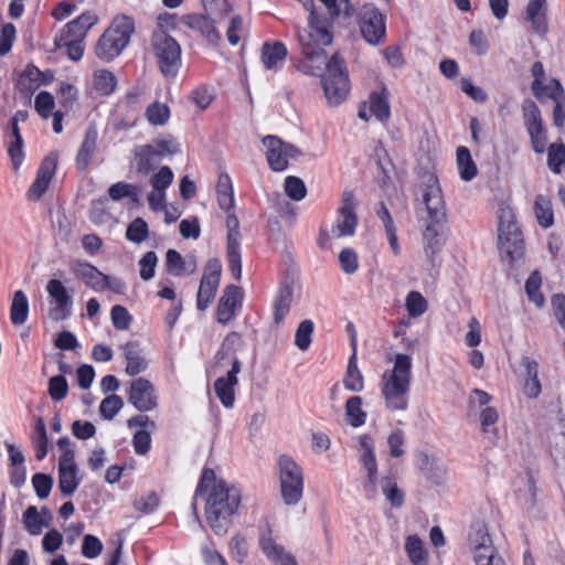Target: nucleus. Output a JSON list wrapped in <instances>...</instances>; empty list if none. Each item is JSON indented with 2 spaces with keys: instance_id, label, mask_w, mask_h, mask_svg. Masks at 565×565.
<instances>
[{
  "instance_id": "36",
  "label": "nucleus",
  "mask_w": 565,
  "mask_h": 565,
  "mask_svg": "<svg viewBox=\"0 0 565 565\" xmlns=\"http://www.w3.org/2000/svg\"><path fill=\"white\" fill-rule=\"evenodd\" d=\"M135 159L138 172L143 174L152 171L162 160L150 145L137 147L135 149Z\"/></svg>"
},
{
  "instance_id": "8",
  "label": "nucleus",
  "mask_w": 565,
  "mask_h": 565,
  "mask_svg": "<svg viewBox=\"0 0 565 565\" xmlns=\"http://www.w3.org/2000/svg\"><path fill=\"white\" fill-rule=\"evenodd\" d=\"M277 473L284 503L298 504L302 499L305 487L302 468L291 457L281 455L277 460Z\"/></svg>"
},
{
  "instance_id": "51",
  "label": "nucleus",
  "mask_w": 565,
  "mask_h": 565,
  "mask_svg": "<svg viewBox=\"0 0 565 565\" xmlns=\"http://www.w3.org/2000/svg\"><path fill=\"white\" fill-rule=\"evenodd\" d=\"M149 227L141 217L135 218L127 227L126 238L135 244H140L148 238Z\"/></svg>"
},
{
  "instance_id": "33",
  "label": "nucleus",
  "mask_w": 565,
  "mask_h": 565,
  "mask_svg": "<svg viewBox=\"0 0 565 565\" xmlns=\"http://www.w3.org/2000/svg\"><path fill=\"white\" fill-rule=\"evenodd\" d=\"M369 108L372 115L380 121H386L390 118V92L386 87H381L380 90L370 94Z\"/></svg>"
},
{
  "instance_id": "17",
  "label": "nucleus",
  "mask_w": 565,
  "mask_h": 565,
  "mask_svg": "<svg viewBox=\"0 0 565 565\" xmlns=\"http://www.w3.org/2000/svg\"><path fill=\"white\" fill-rule=\"evenodd\" d=\"M355 201L353 192L345 191L342 194L339 215L332 226V234L335 237L352 236L355 233L358 218L355 215Z\"/></svg>"
},
{
  "instance_id": "57",
  "label": "nucleus",
  "mask_w": 565,
  "mask_h": 565,
  "mask_svg": "<svg viewBox=\"0 0 565 565\" xmlns=\"http://www.w3.org/2000/svg\"><path fill=\"white\" fill-rule=\"evenodd\" d=\"M547 166L554 173H559L565 166V146L563 143H552L547 148Z\"/></svg>"
},
{
  "instance_id": "35",
  "label": "nucleus",
  "mask_w": 565,
  "mask_h": 565,
  "mask_svg": "<svg viewBox=\"0 0 565 565\" xmlns=\"http://www.w3.org/2000/svg\"><path fill=\"white\" fill-rule=\"evenodd\" d=\"M531 89L533 95L540 100L552 99L556 102L565 97L561 83L555 78L545 79L543 83L532 82Z\"/></svg>"
},
{
  "instance_id": "3",
  "label": "nucleus",
  "mask_w": 565,
  "mask_h": 565,
  "mask_svg": "<svg viewBox=\"0 0 565 565\" xmlns=\"http://www.w3.org/2000/svg\"><path fill=\"white\" fill-rule=\"evenodd\" d=\"M422 199L430 221L425 226L423 234L424 249L426 255L433 259L444 246L445 239L438 230V225L446 220L445 201L436 175L428 173L423 177Z\"/></svg>"
},
{
  "instance_id": "14",
  "label": "nucleus",
  "mask_w": 565,
  "mask_h": 565,
  "mask_svg": "<svg viewBox=\"0 0 565 565\" xmlns=\"http://www.w3.org/2000/svg\"><path fill=\"white\" fill-rule=\"evenodd\" d=\"M361 33L364 40L376 45L381 43L386 33L385 19L380 10L372 3H365L360 9Z\"/></svg>"
},
{
  "instance_id": "44",
  "label": "nucleus",
  "mask_w": 565,
  "mask_h": 565,
  "mask_svg": "<svg viewBox=\"0 0 565 565\" xmlns=\"http://www.w3.org/2000/svg\"><path fill=\"white\" fill-rule=\"evenodd\" d=\"M345 417L348 423L354 428L365 424L367 415L362 408V398L360 396H352L347 401Z\"/></svg>"
},
{
  "instance_id": "39",
  "label": "nucleus",
  "mask_w": 565,
  "mask_h": 565,
  "mask_svg": "<svg viewBox=\"0 0 565 565\" xmlns=\"http://www.w3.org/2000/svg\"><path fill=\"white\" fill-rule=\"evenodd\" d=\"M93 87L98 95L109 96L117 87V78L115 74L108 70H96L93 73Z\"/></svg>"
},
{
  "instance_id": "41",
  "label": "nucleus",
  "mask_w": 565,
  "mask_h": 565,
  "mask_svg": "<svg viewBox=\"0 0 565 565\" xmlns=\"http://www.w3.org/2000/svg\"><path fill=\"white\" fill-rule=\"evenodd\" d=\"M23 525L30 535H40L43 529L50 526L49 520L41 516L39 510L34 505H30L22 516Z\"/></svg>"
},
{
  "instance_id": "11",
  "label": "nucleus",
  "mask_w": 565,
  "mask_h": 565,
  "mask_svg": "<svg viewBox=\"0 0 565 565\" xmlns=\"http://www.w3.org/2000/svg\"><path fill=\"white\" fill-rule=\"evenodd\" d=\"M324 96L330 106H338L345 100L350 92V81L343 60L334 54L326 66L322 77Z\"/></svg>"
},
{
  "instance_id": "27",
  "label": "nucleus",
  "mask_w": 565,
  "mask_h": 565,
  "mask_svg": "<svg viewBox=\"0 0 565 565\" xmlns=\"http://www.w3.org/2000/svg\"><path fill=\"white\" fill-rule=\"evenodd\" d=\"M521 365L524 369L523 394L529 398H536L541 394V383L537 377L539 364L530 356H522Z\"/></svg>"
},
{
  "instance_id": "46",
  "label": "nucleus",
  "mask_w": 565,
  "mask_h": 565,
  "mask_svg": "<svg viewBox=\"0 0 565 565\" xmlns=\"http://www.w3.org/2000/svg\"><path fill=\"white\" fill-rule=\"evenodd\" d=\"M534 213L537 220V223L544 227L548 228L554 223V215L552 210V203L548 198L544 195H537L534 202Z\"/></svg>"
},
{
  "instance_id": "18",
  "label": "nucleus",
  "mask_w": 565,
  "mask_h": 565,
  "mask_svg": "<svg viewBox=\"0 0 565 565\" xmlns=\"http://www.w3.org/2000/svg\"><path fill=\"white\" fill-rule=\"evenodd\" d=\"M228 268L236 280L242 277L239 222L234 214L226 217Z\"/></svg>"
},
{
  "instance_id": "40",
  "label": "nucleus",
  "mask_w": 565,
  "mask_h": 565,
  "mask_svg": "<svg viewBox=\"0 0 565 565\" xmlns=\"http://www.w3.org/2000/svg\"><path fill=\"white\" fill-rule=\"evenodd\" d=\"M498 238L521 232L516 223L514 211L509 205H501L498 212Z\"/></svg>"
},
{
  "instance_id": "32",
  "label": "nucleus",
  "mask_w": 565,
  "mask_h": 565,
  "mask_svg": "<svg viewBox=\"0 0 565 565\" xmlns=\"http://www.w3.org/2000/svg\"><path fill=\"white\" fill-rule=\"evenodd\" d=\"M526 20L531 22L534 32L545 34L547 32L546 0H530L526 6Z\"/></svg>"
},
{
  "instance_id": "64",
  "label": "nucleus",
  "mask_w": 565,
  "mask_h": 565,
  "mask_svg": "<svg viewBox=\"0 0 565 565\" xmlns=\"http://www.w3.org/2000/svg\"><path fill=\"white\" fill-rule=\"evenodd\" d=\"M68 385L63 375H56L49 381V394L53 401L60 402L67 395Z\"/></svg>"
},
{
  "instance_id": "59",
  "label": "nucleus",
  "mask_w": 565,
  "mask_h": 565,
  "mask_svg": "<svg viewBox=\"0 0 565 565\" xmlns=\"http://www.w3.org/2000/svg\"><path fill=\"white\" fill-rule=\"evenodd\" d=\"M110 319L114 328L121 331L128 330L132 322V316L129 313L127 308L121 305H115L111 308Z\"/></svg>"
},
{
  "instance_id": "21",
  "label": "nucleus",
  "mask_w": 565,
  "mask_h": 565,
  "mask_svg": "<svg viewBox=\"0 0 565 565\" xmlns=\"http://www.w3.org/2000/svg\"><path fill=\"white\" fill-rule=\"evenodd\" d=\"M129 402L140 412L152 411L158 404L154 386L142 377L132 381Z\"/></svg>"
},
{
  "instance_id": "52",
  "label": "nucleus",
  "mask_w": 565,
  "mask_h": 565,
  "mask_svg": "<svg viewBox=\"0 0 565 565\" xmlns=\"http://www.w3.org/2000/svg\"><path fill=\"white\" fill-rule=\"evenodd\" d=\"M405 307L411 317L417 318L426 312L428 305L420 292L413 290L406 296Z\"/></svg>"
},
{
  "instance_id": "53",
  "label": "nucleus",
  "mask_w": 565,
  "mask_h": 565,
  "mask_svg": "<svg viewBox=\"0 0 565 565\" xmlns=\"http://www.w3.org/2000/svg\"><path fill=\"white\" fill-rule=\"evenodd\" d=\"M109 198L113 201H119L125 198L131 199L134 202H138V188L134 184L126 182H117L108 189Z\"/></svg>"
},
{
  "instance_id": "47",
  "label": "nucleus",
  "mask_w": 565,
  "mask_h": 565,
  "mask_svg": "<svg viewBox=\"0 0 565 565\" xmlns=\"http://www.w3.org/2000/svg\"><path fill=\"white\" fill-rule=\"evenodd\" d=\"M217 201L221 209L228 211L234 205L233 185L228 174H221L217 181Z\"/></svg>"
},
{
  "instance_id": "19",
  "label": "nucleus",
  "mask_w": 565,
  "mask_h": 565,
  "mask_svg": "<svg viewBox=\"0 0 565 565\" xmlns=\"http://www.w3.org/2000/svg\"><path fill=\"white\" fill-rule=\"evenodd\" d=\"M258 544L273 565H297L296 557L276 541L268 525L260 531Z\"/></svg>"
},
{
  "instance_id": "24",
  "label": "nucleus",
  "mask_w": 565,
  "mask_h": 565,
  "mask_svg": "<svg viewBox=\"0 0 565 565\" xmlns=\"http://www.w3.org/2000/svg\"><path fill=\"white\" fill-rule=\"evenodd\" d=\"M56 168V158L53 156L46 157L38 171L35 181L31 184L28 190V199L38 201L49 188L52 177Z\"/></svg>"
},
{
  "instance_id": "55",
  "label": "nucleus",
  "mask_w": 565,
  "mask_h": 565,
  "mask_svg": "<svg viewBox=\"0 0 565 565\" xmlns=\"http://www.w3.org/2000/svg\"><path fill=\"white\" fill-rule=\"evenodd\" d=\"M315 324L311 320H303L299 323L296 334L295 344L301 351H307L311 343Z\"/></svg>"
},
{
  "instance_id": "1",
  "label": "nucleus",
  "mask_w": 565,
  "mask_h": 565,
  "mask_svg": "<svg viewBox=\"0 0 565 565\" xmlns=\"http://www.w3.org/2000/svg\"><path fill=\"white\" fill-rule=\"evenodd\" d=\"M195 495L204 498L205 516L215 534L227 532L232 516L237 512L242 492L223 479H218L212 469H204L195 490Z\"/></svg>"
},
{
  "instance_id": "61",
  "label": "nucleus",
  "mask_w": 565,
  "mask_h": 565,
  "mask_svg": "<svg viewBox=\"0 0 565 565\" xmlns=\"http://www.w3.org/2000/svg\"><path fill=\"white\" fill-rule=\"evenodd\" d=\"M150 146L158 152L161 159L173 156L180 151L179 142L172 137L159 138Z\"/></svg>"
},
{
  "instance_id": "12",
  "label": "nucleus",
  "mask_w": 565,
  "mask_h": 565,
  "mask_svg": "<svg viewBox=\"0 0 565 565\" xmlns=\"http://www.w3.org/2000/svg\"><path fill=\"white\" fill-rule=\"evenodd\" d=\"M521 109L523 125L529 134L532 149L536 153H543L546 149L547 135L541 110L531 99L523 100Z\"/></svg>"
},
{
  "instance_id": "50",
  "label": "nucleus",
  "mask_w": 565,
  "mask_h": 565,
  "mask_svg": "<svg viewBox=\"0 0 565 565\" xmlns=\"http://www.w3.org/2000/svg\"><path fill=\"white\" fill-rule=\"evenodd\" d=\"M324 4L330 18L334 19L337 17L343 15L345 18H351L354 15L355 10L350 2V0H319Z\"/></svg>"
},
{
  "instance_id": "6",
  "label": "nucleus",
  "mask_w": 565,
  "mask_h": 565,
  "mask_svg": "<svg viewBox=\"0 0 565 565\" xmlns=\"http://www.w3.org/2000/svg\"><path fill=\"white\" fill-rule=\"evenodd\" d=\"M358 443L359 461L366 475L363 486L365 493L369 498H375L380 484L382 493L390 504L394 508H401L404 503V493L398 488L395 478L385 476L379 481L374 439L370 435L363 434L359 436Z\"/></svg>"
},
{
  "instance_id": "2",
  "label": "nucleus",
  "mask_w": 565,
  "mask_h": 565,
  "mask_svg": "<svg viewBox=\"0 0 565 565\" xmlns=\"http://www.w3.org/2000/svg\"><path fill=\"white\" fill-rule=\"evenodd\" d=\"M307 24L297 26L296 39L299 50L307 62L301 71L315 75L324 61L326 47L333 41L332 19L326 18L318 9H310Z\"/></svg>"
},
{
  "instance_id": "4",
  "label": "nucleus",
  "mask_w": 565,
  "mask_h": 565,
  "mask_svg": "<svg viewBox=\"0 0 565 565\" xmlns=\"http://www.w3.org/2000/svg\"><path fill=\"white\" fill-rule=\"evenodd\" d=\"M242 339L238 333H228L222 342L220 350L215 355L214 370H223L226 365L231 369L225 375L220 376L214 382V392L221 404L225 408H233L235 404V386L238 384L237 374L242 370L237 351L242 348Z\"/></svg>"
},
{
  "instance_id": "31",
  "label": "nucleus",
  "mask_w": 565,
  "mask_h": 565,
  "mask_svg": "<svg viewBox=\"0 0 565 565\" xmlns=\"http://www.w3.org/2000/svg\"><path fill=\"white\" fill-rule=\"evenodd\" d=\"M294 299V290L290 284H284L277 292L273 303V320L279 326L288 315Z\"/></svg>"
},
{
  "instance_id": "48",
  "label": "nucleus",
  "mask_w": 565,
  "mask_h": 565,
  "mask_svg": "<svg viewBox=\"0 0 565 565\" xmlns=\"http://www.w3.org/2000/svg\"><path fill=\"white\" fill-rule=\"evenodd\" d=\"M33 444L35 447V457L38 460H42L47 455V434L44 420L39 417L35 420L34 429H33Z\"/></svg>"
},
{
  "instance_id": "34",
  "label": "nucleus",
  "mask_w": 565,
  "mask_h": 565,
  "mask_svg": "<svg viewBox=\"0 0 565 565\" xmlns=\"http://www.w3.org/2000/svg\"><path fill=\"white\" fill-rule=\"evenodd\" d=\"M75 275L94 291H103V282L106 281V275L99 271L90 264H78L74 269Z\"/></svg>"
},
{
  "instance_id": "37",
  "label": "nucleus",
  "mask_w": 565,
  "mask_h": 565,
  "mask_svg": "<svg viewBox=\"0 0 565 565\" xmlns=\"http://www.w3.org/2000/svg\"><path fill=\"white\" fill-rule=\"evenodd\" d=\"M124 355L127 361L126 373L135 376L147 369V362L142 358L136 342L126 343L122 347Z\"/></svg>"
},
{
  "instance_id": "5",
  "label": "nucleus",
  "mask_w": 565,
  "mask_h": 565,
  "mask_svg": "<svg viewBox=\"0 0 565 565\" xmlns=\"http://www.w3.org/2000/svg\"><path fill=\"white\" fill-rule=\"evenodd\" d=\"M412 367V358L397 353L393 358V367L382 374L380 388L388 411L404 412L408 408Z\"/></svg>"
},
{
  "instance_id": "38",
  "label": "nucleus",
  "mask_w": 565,
  "mask_h": 565,
  "mask_svg": "<svg viewBox=\"0 0 565 565\" xmlns=\"http://www.w3.org/2000/svg\"><path fill=\"white\" fill-rule=\"evenodd\" d=\"M456 161L461 180L471 181L477 177L478 169L467 147L460 146L457 148Z\"/></svg>"
},
{
  "instance_id": "10",
  "label": "nucleus",
  "mask_w": 565,
  "mask_h": 565,
  "mask_svg": "<svg viewBox=\"0 0 565 565\" xmlns=\"http://www.w3.org/2000/svg\"><path fill=\"white\" fill-rule=\"evenodd\" d=\"M151 50L161 73L166 77H174L181 66L180 44L164 30L159 28L152 33Z\"/></svg>"
},
{
  "instance_id": "13",
  "label": "nucleus",
  "mask_w": 565,
  "mask_h": 565,
  "mask_svg": "<svg viewBox=\"0 0 565 565\" xmlns=\"http://www.w3.org/2000/svg\"><path fill=\"white\" fill-rule=\"evenodd\" d=\"M224 10L220 13H214L212 10L204 14H188L182 18V23L190 30L199 33L211 44L221 42V34L216 25L224 19V13L227 12V4L223 3Z\"/></svg>"
},
{
  "instance_id": "42",
  "label": "nucleus",
  "mask_w": 565,
  "mask_h": 565,
  "mask_svg": "<svg viewBox=\"0 0 565 565\" xmlns=\"http://www.w3.org/2000/svg\"><path fill=\"white\" fill-rule=\"evenodd\" d=\"M29 315V300L22 290H17L10 308V320L15 326L23 324Z\"/></svg>"
},
{
  "instance_id": "30",
  "label": "nucleus",
  "mask_w": 565,
  "mask_h": 565,
  "mask_svg": "<svg viewBox=\"0 0 565 565\" xmlns=\"http://www.w3.org/2000/svg\"><path fill=\"white\" fill-rule=\"evenodd\" d=\"M404 550L412 565L429 564L430 556L426 543L418 535H408L405 539Z\"/></svg>"
},
{
  "instance_id": "25",
  "label": "nucleus",
  "mask_w": 565,
  "mask_h": 565,
  "mask_svg": "<svg viewBox=\"0 0 565 565\" xmlns=\"http://www.w3.org/2000/svg\"><path fill=\"white\" fill-rule=\"evenodd\" d=\"M498 245L504 262L515 265L523 263L524 245L521 232L499 237Z\"/></svg>"
},
{
  "instance_id": "16",
  "label": "nucleus",
  "mask_w": 565,
  "mask_h": 565,
  "mask_svg": "<svg viewBox=\"0 0 565 565\" xmlns=\"http://www.w3.org/2000/svg\"><path fill=\"white\" fill-rule=\"evenodd\" d=\"M45 290L50 297L51 308L49 316L54 321L65 320L71 316L73 298L64 284L58 279H51Z\"/></svg>"
},
{
  "instance_id": "63",
  "label": "nucleus",
  "mask_w": 565,
  "mask_h": 565,
  "mask_svg": "<svg viewBox=\"0 0 565 565\" xmlns=\"http://www.w3.org/2000/svg\"><path fill=\"white\" fill-rule=\"evenodd\" d=\"M103 547V543L97 536L86 534L83 539L82 554L84 557L93 559L102 554Z\"/></svg>"
},
{
  "instance_id": "9",
  "label": "nucleus",
  "mask_w": 565,
  "mask_h": 565,
  "mask_svg": "<svg viewBox=\"0 0 565 565\" xmlns=\"http://www.w3.org/2000/svg\"><path fill=\"white\" fill-rule=\"evenodd\" d=\"M467 545L476 565H505L493 543L488 526L483 522L471 525Z\"/></svg>"
},
{
  "instance_id": "54",
  "label": "nucleus",
  "mask_w": 565,
  "mask_h": 565,
  "mask_svg": "<svg viewBox=\"0 0 565 565\" xmlns=\"http://www.w3.org/2000/svg\"><path fill=\"white\" fill-rule=\"evenodd\" d=\"M542 284L541 276L533 271L525 282V291L529 299L539 308L543 307L545 300L540 290Z\"/></svg>"
},
{
  "instance_id": "22",
  "label": "nucleus",
  "mask_w": 565,
  "mask_h": 565,
  "mask_svg": "<svg viewBox=\"0 0 565 565\" xmlns=\"http://www.w3.org/2000/svg\"><path fill=\"white\" fill-rule=\"evenodd\" d=\"M243 291L239 287L226 286L221 296L216 308V320L218 323L226 324L235 316V312L242 306Z\"/></svg>"
},
{
  "instance_id": "49",
  "label": "nucleus",
  "mask_w": 565,
  "mask_h": 565,
  "mask_svg": "<svg viewBox=\"0 0 565 565\" xmlns=\"http://www.w3.org/2000/svg\"><path fill=\"white\" fill-rule=\"evenodd\" d=\"M377 216L381 220V222L383 223V226L385 228V233H386L392 252L394 253V255H399L401 247L397 242L394 222H393V218H392L388 210L384 205H382L380 207V210L377 211Z\"/></svg>"
},
{
  "instance_id": "45",
  "label": "nucleus",
  "mask_w": 565,
  "mask_h": 565,
  "mask_svg": "<svg viewBox=\"0 0 565 565\" xmlns=\"http://www.w3.org/2000/svg\"><path fill=\"white\" fill-rule=\"evenodd\" d=\"M79 483L78 468H58V488L63 494H73Z\"/></svg>"
},
{
  "instance_id": "58",
  "label": "nucleus",
  "mask_w": 565,
  "mask_h": 565,
  "mask_svg": "<svg viewBox=\"0 0 565 565\" xmlns=\"http://www.w3.org/2000/svg\"><path fill=\"white\" fill-rule=\"evenodd\" d=\"M284 188H285V192H286L287 196L294 201H301L307 195L306 184L298 177H294V175L287 177L285 179Z\"/></svg>"
},
{
  "instance_id": "62",
  "label": "nucleus",
  "mask_w": 565,
  "mask_h": 565,
  "mask_svg": "<svg viewBox=\"0 0 565 565\" xmlns=\"http://www.w3.org/2000/svg\"><path fill=\"white\" fill-rule=\"evenodd\" d=\"M158 256L154 252H147L139 260V274L141 279L150 280L154 277Z\"/></svg>"
},
{
  "instance_id": "56",
  "label": "nucleus",
  "mask_w": 565,
  "mask_h": 565,
  "mask_svg": "<svg viewBox=\"0 0 565 565\" xmlns=\"http://www.w3.org/2000/svg\"><path fill=\"white\" fill-rule=\"evenodd\" d=\"M148 121L153 126H162L170 118V109L163 103H153L146 110Z\"/></svg>"
},
{
  "instance_id": "26",
  "label": "nucleus",
  "mask_w": 565,
  "mask_h": 565,
  "mask_svg": "<svg viewBox=\"0 0 565 565\" xmlns=\"http://www.w3.org/2000/svg\"><path fill=\"white\" fill-rule=\"evenodd\" d=\"M98 130L96 125L90 124L84 135L83 141L77 150L75 163L78 170H86L97 151Z\"/></svg>"
},
{
  "instance_id": "15",
  "label": "nucleus",
  "mask_w": 565,
  "mask_h": 565,
  "mask_svg": "<svg viewBox=\"0 0 565 565\" xmlns=\"http://www.w3.org/2000/svg\"><path fill=\"white\" fill-rule=\"evenodd\" d=\"M222 266L218 259H211L205 268L200 282L196 307L200 311L209 308L220 286Z\"/></svg>"
},
{
  "instance_id": "29",
  "label": "nucleus",
  "mask_w": 565,
  "mask_h": 565,
  "mask_svg": "<svg viewBox=\"0 0 565 565\" xmlns=\"http://www.w3.org/2000/svg\"><path fill=\"white\" fill-rule=\"evenodd\" d=\"M167 268L174 276L191 275L196 270L198 263L193 255L182 257L181 254L174 249L167 252Z\"/></svg>"
},
{
  "instance_id": "20",
  "label": "nucleus",
  "mask_w": 565,
  "mask_h": 565,
  "mask_svg": "<svg viewBox=\"0 0 565 565\" xmlns=\"http://www.w3.org/2000/svg\"><path fill=\"white\" fill-rule=\"evenodd\" d=\"M263 143L266 148L268 164L274 171H284L288 166L289 158L297 153L294 146L284 143L275 136L265 137Z\"/></svg>"
},
{
  "instance_id": "43",
  "label": "nucleus",
  "mask_w": 565,
  "mask_h": 565,
  "mask_svg": "<svg viewBox=\"0 0 565 565\" xmlns=\"http://www.w3.org/2000/svg\"><path fill=\"white\" fill-rule=\"evenodd\" d=\"M343 385L348 391H351V392H361L364 388L363 375L360 372L358 364H356L355 350L353 351V354L349 360L347 373L343 379Z\"/></svg>"
},
{
  "instance_id": "60",
  "label": "nucleus",
  "mask_w": 565,
  "mask_h": 565,
  "mask_svg": "<svg viewBox=\"0 0 565 565\" xmlns=\"http://www.w3.org/2000/svg\"><path fill=\"white\" fill-rule=\"evenodd\" d=\"M124 402L122 398L118 395H109L104 398L99 405L100 415L107 419H113L116 414L122 408Z\"/></svg>"
},
{
  "instance_id": "28",
  "label": "nucleus",
  "mask_w": 565,
  "mask_h": 565,
  "mask_svg": "<svg viewBox=\"0 0 565 565\" xmlns=\"http://www.w3.org/2000/svg\"><path fill=\"white\" fill-rule=\"evenodd\" d=\"M287 56V47L282 42H266L262 46V63L266 70L278 71Z\"/></svg>"
},
{
  "instance_id": "7",
  "label": "nucleus",
  "mask_w": 565,
  "mask_h": 565,
  "mask_svg": "<svg viewBox=\"0 0 565 565\" xmlns=\"http://www.w3.org/2000/svg\"><path fill=\"white\" fill-rule=\"evenodd\" d=\"M134 32L132 19L127 15H117L98 40L95 49L96 55L105 62L113 61L128 45Z\"/></svg>"
},
{
  "instance_id": "23",
  "label": "nucleus",
  "mask_w": 565,
  "mask_h": 565,
  "mask_svg": "<svg viewBox=\"0 0 565 565\" xmlns=\"http://www.w3.org/2000/svg\"><path fill=\"white\" fill-rule=\"evenodd\" d=\"M98 19L95 14L86 12L75 20L68 22L54 41H84L89 29H92Z\"/></svg>"
}]
</instances>
